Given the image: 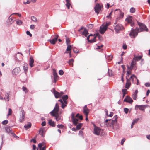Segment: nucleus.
<instances>
[{
    "mask_svg": "<svg viewBox=\"0 0 150 150\" xmlns=\"http://www.w3.org/2000/svg\"><path fill=\"white\" fill-rule=\"evenodd\" d=\"M132 97L133 98V99L136 100L137 98V95L133 93L132 95Z\"/></svg>",
    "mask_w": 150,
    "mask_h": 150,
    "instance_id": "obj_55",
    "label": "nucleus"
},
{
    "mask_svg": "<svg viewBox=\"0 0 150 150\" xmlns=\"http://www.w3.org/2000/svg\"><path fill=\"white\" fill-rule=\"evenodd\" d=\"M34 60L32 56H30L29 60V65L30 67L32 68L34 66Z\"/></svg>",
    "mask_w": 150,
    "mask_h": 150,
    "instance_id": "obj_17",
    "label": "nucleus"
},
{
    "mask_svg": "<svg viewBox=\"0 0 150 150\" xmlns=\"http://www.w3.org/2000/svg\"><path fill=\"white\" fill-rule=\"evenodd\" d=\"M59 74L60 75H62L64 74V71L63 70L61 69L59 71Z\"/></svg>",
    "mask_w": 150,
    "mask_h": 150,
    "instance_id": "obj_61",
    "label": "nucleus"
},
{
    "mask_svg": "<svg viewBox=\"0 0 150 150\" xmlns=\"http://www.w3.org/2000/svg\"><path fill=\"white\" fill-rule=\"evenodd\" d=\"M124 13L123 12L120 11V13L118 17L119 19L122 18L124 16Z\"/></svg>",
    "mask_w": 150,
    "mask_h": 150,
    "instance_id": "obj_35",
    "label": "nucleus"
},
{
    "mask_svg": "<svg viewBox=\"0 0 150 150\" xmlns=\"http://www.w3.org/2000/svg\"><path fill=\"white\" fill-rule=\"evenodd\" d=\"M5 98L7 101H8L9 100V96L8 93H6L5 94Z\"/></svg>",
    "mask_w": 150,
    "mask_h": 150,
    "instance_id": "obj_40",
    "label": "nucleus"
},
{
    "mask_svg": "<svg viewBox=\"0 0 150 150\" xmlns=\"http://www.w3.org/2000/svg\"><path fill=\"white\" fill-rule=\"evenodd\" d=\"M57 127L59 129H62L64 128V126L62 124H58L57 126Z\"/></svg>",
    "mask_w": 150,
    "mask_h": 150,
    "instance_id": "obj_38",
    "label": "nucleus"
},
{
    "mask_svg": "<svg viewBox=\"0 0 150 150\" xmlns=\"http://www.w3.org/2000/svg\"><path fill=\"white\" fill-rule=\"evenodd\" d=\"M132 16L128 15V16L125 19V21L130 24L133 22L132 20Z\"/></svg>",
    "mask_w": 150,
    "mask_h": 150,
    "instance_id": "obj_19",
    "label": "nucleus"
},
{
    "mask_svg": "<svg viewBox=\"0 0 150 150\" xmlns=\"http://www.w3.org/2000/svg\"><path fill=\"white\" fill-rule=\"evenodd\" d=\"M102 5H100L99 4L97 3L96 4L95 6L94 7V11L98 15L99 13V11L101 10Z\"/></svg>",
    "mask_w": 150,
    "mask_h": 150,
    "instance_id": "obj_9",
    "label": "nucleus"
},
{
    "mask_svg": "<svg viewBox=\"0 0 150 150\" xmlns=\"http://www.w3.org/2000/svg\"><path fill=\"white\" fill-rule=\"evenodd\" d=\"M74 62V59H73L72 58L69 60L68 63L69 64L71 65V64H73V63Z\"/></svg>",
    "mask_w": 150,
    "mask_h": 150,
    "instance_id": "obj_46",
    "label": "nucleus"
},
{
    "mask_svg": "<svg viewBox=\"0 0 150 150\" xmlns=\"http://www.w3.org/2000/svg\"><path fill=\"white\" fill-rule=\"evenodd\" d=\"M58 37L59 35H57L54 38L48 39L47 41L48 42H50L51 44L54 45L57 41Z\"/></svg>",
    "mask_w": 150,
    "mask_h": 150,
    "instance_id": "obj_11",
    "label": "nucleus"
},
{
    "mask_svg": "<svg viewBox=\"0 0 150 150\" xmlns=\"http://www.w3.org/2000/svg\"><path fill=\"white\" fill-rule=\"evenodd\" d=\"M22 89L23 91H24L25 93H27L28 92V90L27 89V88L25 86H23L22 87Z\"/></svg>",
    "mask_w": 150,
    "mask_h": 150,
    "instance_id": "obj_47",
    "label": "nucleus"
},
{
    "mask_svg": "<svg viewBox=\"0 0 150 150\" xmlns=\"http://www.w3.org/2000/svg\"><path fill=\"white\" fill-rule=\"evenodd\" d=\"M94 25L93 24H89L87 25V27L90 29L92 28L93 27Z\"/></svg>",
    "mask_w": 150,
    "mask_h": 150,
    "instance_id": "obj_49",
    "label": "nucleus"
},
{
    "mask_svg": "<svg viewBox=\"0 0 150 150\" xmlns=\"http://www.w3.org/2000/svg\"><path fill=\"white\" fill-rule=\"evenodd\" d=\"M66 45L69 44L70 43V41L69 38H66Z\"/></svg>",
    "mask_w": 150,
    "mask_h": 150,
    "instance_id": "obj_50",
    "label": "nucleus"
},
{
    "mask_svg": "<svg viewBox=\"0 0 150 150\" xmlns=\"http://www.w3.org/2000/svg\"><path fill=\"white\" fill-rule=\"evenodd\" d=\"M131 74H132L131 71H127V73H126L127 76H127V78L129 77V75Z\"/></svg>",
    "mask_w": 150,
    "mask_h": 150,
    "instance_id": "obj_57",
    "label": "nucleus"
},
{
    "mask_svg": "<svg viewBox=\"0 0 150 150\" xmlns=\"http://www.w3.org/2000/svg\"><path fill=\"white\" fill-rule=\"evenodd\" d=\"M124 28L121 24H118L114 26V30L117 33H119Z\"/></svg>",
    "mask_w": 150,
    "mask_h": 150,
    "instance_id": "obj_5",
    "label": "nucleus"
},
{
    "mask_svg": "<svg viewBox=\"0 0 150 150\" xmlns=\"http://www.w3.org/2000/svg\"><path fill=\"white\" fill-rule=\"evenodd\" d=\"M126 83L125 85V88L127 89H128L131 85V83L130 81H128V79L127 76H126Z\"/></svg>",
    "mask_w": 150,
    "mask_h": 150,
    "instance_id": "obj_20",
    "label": "nucleus"
},
{
    "mask_svg": "<svg viewBox=\"0 0 150 150\" xmlns=\"http://www.w3.org/2000/svg\"><path fill=\"white\" fill-rule=\"evenodd\" d=\"M89 41V43H92L95 42L96 41V40L95 37H94L93 39H91Z\"/></svg>",
    "mask_w": 150,
    "mask_h": 150,
    "instance_id": "obj_41",
    "label": "nucleus"
},
{
    "mask_svg": "<svg viewBox=\"0 0 150 150\" xmlns=\"http://www.w3.org/2000/svg\"><path fill=\"white\" fill-rule=\"evenodd\" d=\"M65 1L66 2L65 5L67 7V9H69L70 8V7L71 5L70 0H65Z\"/></svg>",
    "mask_w": 150,
    "mask_h": 150,
    "instance_id": "obj_25",
    "label": "nucleus"
},
{
    "mask_svg": "<svg viewBox=\"0 0 150 150\" xmlns=\"http://www.w3.org/2000/svg\"><path fill=\"white\" fill-rule=\"evenodd\" d=\"M46 147L45 146H44L42 148H41L39 149L38 148H37V150H46Z\"/></svg>",
    "mask_w": 150,
    "mask_h": 150,
    "instance_id": "obj_59",
    "label": "nucleus"
},
{
    "mask_svg": "<svg viewBox=\"0 0 150 150\" xmlns=\"http://www.w3.org/2000/svg\"><path fill=\"white\" fill-rule=\"evenodd\" d=\"M59 110V106L58 105L57 108H56V106H55L54 109L50 112V113L52 116H55V114L58 113Z\"/></svg>",
    "mask_w": 150,
    "mask_h": 150,
    "instance_id": "obj_8",
    "label": "nucleus"
},
{
    "mask_svg": "<svg viewBox=\"0 0 150 150\" xmlns=\"http://www.w3.org/2000/svg\"><path fill=\"white\" fill-rule=\"evenodd\" d=\"M20 118L19 119V121L20 122L22 123L23 122V120H24L25 118V114L23 108L20 107Z\"/></svg>",
    "mask_w": 150,
    "mask_h": 150,
    "instance_id": "obj_4",
    "label": "nucleus"
},
{
    "mask_svg": "<svg viewBox=\"0 0 150 150\" xmlns=\"http://www.w3.org/2000/svg\"><path fill=\"white\" fill-rule=\"evenodd\" d=\"M11 16L8 17V19L7 21V25L8 26H10L11 24L15 20L13 19L12 18H10Z\"/></svg>",
    "mask_w": 150,
    "mask_h": 150,
    "instance_id": "obj_18",
    "label": "nucleus"
},
{
    "mask_svg": "<svg viewBox=\"0 0 150 150\" xmlns=\"http://www.w3.org/2000/svg\"><path fill=\"white\" fill-rule=\"evenodd\" d=\"M124 102L128 103L130 104H132L133 102V100L130 96H126L124 100Z\"/></svg>",
    "mask_w": 150,
    "mask_h": 150,
    "instance_id": "obj_14",
    "label": "nucleus"
},
{
    "mask_svg": "<svg viewBox=\"0 0 150 150\" xmlns=\"http://www.w3.org/2000/svg\"><path fill=\"white\" fill-rule=\"evenodd\" d=\"M20 71V68L19 67H16L12 71V73L13 75H16Z\"/></svg>",
    "mask_w": 150,
    "mask_h": 150,
    "instance_id": "obj_16",
    "label": "nucleus"
},
{
    "mask_svg": "<svg viewBox=\"0 0 150 150\" xmlns=\"http://www.w3.org/2000/svg\"><path fill=\"white\" fill-rule=\"evenodd\" d=\"M31 19L32 21L34 22H36L37 21V19L36 17H35L34 16H32L31 17Z\"/></svg>",
    "mask_w": 150,
    "mask_h": 150,
    "instance_id": "obj_52",
    "label": "nucleus"
},
{
    "mask_svg": "<svg viewBox=\"0 0 150 150\" xmlns=\"http://www.w3.org/2000/svg\"><path fill=\"white\" fill-rule=\"evenodd\" d=\"M139 32H140L138 30V28L136 27L135 29L133 28H131L129 35L131 38H134L138 35Z\"/></svg>",
    "mask_w": 150,
    "mask_h": 150,
    "instance_id": "obj_2",
    "label": "nucleus"
},
{
    "mask_svg": "<svg viewBox=\"0 0 150 150\" xmlns=\"http://www.w3.org/2000/svg\"><path fill=\"white\" fill-rule=\"evenodd\" d=\"M16 22L17 24L19 25H22L23 23L22 21L20 20L16 21Z\"/></svg>",
    "mask_w": 150,
    "mask_h": 150,
    "instance_id": "obj_37",
    "label": "nucleus"
},
{
    "mask_svg": "<svg viewBox=\"0 0 150 150\" xmlns=\"http://www.w3.org/2000/svg\"><path fill=\"white\" fill-rule=\"evenodd\" d=\"M81 33L82 35H84L85 37H86L87 35L89 34L88 30L86 28H85L83 32Z\"/></svg>",
    "mask_w": 150,
    "mask_h": 150,
    "instance_id": "obj_24",
    "label": "nucleus"
},
{
    "mask_svg": "<svg viewBox=\"0 0 150 150\" xmlns=\"http://www.w3.org/2000/svg\"><path fill=\"white\" fill-rule=\"evenodd\" d=\"M142 55L136 56L134 55V57L133 58L134 60H135L136 61H139L142 58Z\"/></svg>",
    "mask_w": 150,
    "mask_h": 150,
    "instance_id": "obj_21",
    "label": "nucleus"
},
{
    "mask_svg": "<svg viewBox=\"0 0 150 150\" xmlns=\"http://www.w3.org/2000/svg\"><path fill=\"white\" fill-rule=\"evenodd\" d=\"M113 9H112V11H111V12L109 13V15H107V16H106V18H111V15L112 14V12H113Z\"/></svg>",
    "mask_w": 150,
    "mask_h": 150,
    "instance_id": "obj_53",
    "label": "nucleus"
},
{
    "mask_svg": "<svg viewBox=\"0 0 150 150\" xmlns=\"http://www.w3.org/2000/svg\"><path fill=\"white\" fill-rule=\"evenodd\" d=\"M130 11L131 13H134L135 11V8L133 7H131L130 10Z\"/></svg>",
    "mask_w": 150,
    "mask_h": 150,
    "instance_id": "obj_43",
    "label": "nucleus"
},
{
    "mask_svg": "<svg viewBox=\"0 0 150 150\" xmlns=\"http://www.w3.org/2000/svg\"><path fill=\"white\" fill-rule=\"evenodd\" d=\"M76 117L79 118L81 120H82L83 119V116L82 115H80L79 114H77L76 116Z\"/></svg>",
    "mask_w": 150,
    "mask_h": 150,
    "instance_id": "obj_42",
    "label": "nucleus"
},
{
    "mask_svg": "<svg viewBox=\"0 0 150 150\" xmlns=\"http://www.w3.org/2000/svg\"><path fill=\"white\" fill-rule=\"evenodd\" d=\"M8 122V121L7 120H6L2 121L1 124L3 125H5L7 124Z\"/></svg>",
    "mask_w": 150,
    "mask_h": 150,
    "instance_id": "obj_44",
    "label": "nucleus"
},
{
    "mask_svg": "<svg viewBox=\"0 0 150 150\" xmlns=\"http://www.w3.org/2000/svg\"><path fill=\"white\" fill-rule=\"evenodd\" d=\"M78 134L79 135H81V136H83V132L82 130H80Z\"/></svg>",
    "mask_w": 150,
    "mask_h": 150,
    "instance_id": "obj_64",
    "label": "nucleus"
},
{
    "mask_svg": "<svg viewBox=\"0 0 150 150\" xmlns=\"http://www.w3.org/2000/svg\"><path fill=\"white\" fill-rule=\"evenodd\" d=\"M132 64H130V66H129L128 65H126V66H127V71H131L133 69V68H132Z\"/></svg>",
    "mask_w": 150,
    "mask_h": 150,
    "instance_id": "obj_31",
    "label": "nucleus"
},
{
    "mask_svg": "<svg viewBox=\"0 0 150 150\" xmlns=\"http://www.w3.org/2000/svg\"><path fill=\"white\" fill-rule=\"evenodd\" d=\"M74 115V113L73 112H72L71 115V117L73 125L75 126H76L78 123V120L77 118H76L75 117Z\"/></svg>",
    "mask_w": 150,
    "mask_h": 150,
    "instance_id": "obj_12",
    "label": "nucleus"
},
{
    "mask_svg": "<svg viewBox=\"0 0 150 150\" xmlns=\"http://www.w3.org/2000/svg\"><path fill=\"white\" fill-rule=\"evenodd\" d=\"M103 45H101L100 46L97 45V47L96 48V50L99 49L100 50H99V52H102L103 51V50L102 49H101V48L103 47Z\"/></svg>",
    "mask_w": 150,
    "mask_h": 150,
    "instance_id": "obj_32",
    "label": "nucleus"
},
{
    "mask_svg": "<svg viewBox=\"0 0 150 150\" xmlns=\"http://www.w3.org/2000/svg\"><path fill=\"white\" fill-rule=\"evenodd\" d=\"M30 142H33L35 144L37 142V141L36 139L35 138H33L31 139L30 141Z\"/></svg>",
    "mask_w": 150,
    "mask_h": 150,
    "instance_id": "obj_51",
    "label": "nucleus"
},
{
    "mask_svg": "<svg viewBox=\"0 0 150 150\" xmlns=\"http://www.w3.org/2000/svg\"><path fill=\"white\" fill-rule=\"evenodd\" d=\"M107 30V28L104 26L103 24H102L100 27L99 32L101 34L103 35L105 33Z\"/></svg>",
    "mask_w": 150,
    "mask_h": 150,
    "instance_id": "obj_13",
    "label": "nucleus"
},
{
    "mask_svg": "<svg viewBox=\"0 0 150 150\" xmlns=\"http://www.w3.org/2000/svg\"><path fill=\"white\" fill-rule=\"evenodd\" d=\"M137 23L139 26L138 30L140 32L148 31V29L145 24L138 21H137Z\"/></svg>",
    "mask_w": 150,
    "mask_h": 150,
    "instance_id": "obj_1",
    "label": "nucleus"
},
{
    "mask_svg": "<svg viewBox=\"0 0 150 150\" xmlns=\"http://www.w3.org/2000/svg\"><path fill=\"white\" fill-rule=\"evenodd\" d=\"M109 121V120H108V119H105L104 122V124L106 126H107V125L108 124V122Z\"/></svg>",
    "mask_w": 150,
    "mask_h": 150,
    "instance_id": "obj_58",
    "label": "nucleus"
},
{
    "mask_svg": "<svg viewBox=\"0 0 150 150\" xmlns=\"http://www.w3.org/2000/svg\"><path fill=\"white\" fill-rule=\"evenodd\" d=\"M53 75L54 76V78H56L58 79V75L56 72V70L55 69H53Z\"/></svg>",
    "mask_w": 150,
    "mask_h": 150,
    "instance_id": "obj_27",
    "label": "nucleus"
},
{
    "mask_svg": "<svg viewBox=\"0 0 150 150\" xmlns=\"http://www.w3.org/2000/svg\"><path fill=\"white\" fill-rule=\"evenodd\" d=\"M112 70H110L109 69H108V76L109 77L111 76L112 75Z\"/></svg>",
    "mask_w": 150,
    "mask_h": 150,
    "instance_id": "obj_45",
    "label": "nucleus"
},
{
    "mask_svg": "<svg viewBox=\"0 0 150 150\" xmlns=\"http://www.w3.org/2000/svg\"><path fill=\"white\" fill-rule=\"evenodd\" d=\"M26 33L27 35H29L30 37H32V34L29 31L27 30L26 32Z\"/></svg>",
    "mask_w": 150,
    "mask_h": 150,
    "instance_id": "obj_63",
    "label": "nucleus"
},
{
    "mask_svg": "<svg viewBox=\"0 0 150 150\" xmlns=\"http://www.w3.org/2000/svg\"><path fill=\"white\" fill-rule=\"evenodd\" d=\"M124 112L125 114H127L128 113V112H129V109L127 108H124Z\"/></svg>",
    "mask_w": 150,
    "mask_h": 150,
    "instance_id": "obj_48",
    "label": "nucleus"
},
{
    "mask_svg": "<svg viewBox=\"0 0 150 150\" xmlns=\"http://www.w3.org/2000/svg\"><path fill=\"white\" fill-rule=\"evenodd\" d=\"M5 129L6 130V132L7 133L9 132H10L11 130L10 128V126H9L6 127L5 128Z\"/></svg>",
    "mask_w": 150,
    "mask_h": 150,
    "instance_id": "obj_34",
    "label": "nucleus"
},
{
    "mask_svg": "<svg viewBox=\"0 0 150 150\" xmlns=\"http://www.w3.org/2000/svg\"><path fill=\"white\" fill-rule=\"evenodd\" d=\"M113 118L114 120H112V121L108 123V125L106 126L107 127H112V128L114 129V124L115 122H117V121L118 117L117 115H115L113 117Z\"/></svg>",
    "mask_w": 150,
    "mask_h": 150,
    "instance_id": "obj_3",
    "label": "nucleus"
},
{
    "mask_svg": "<svg viewBox=\"0 0 150 150\" xmlns=\"http://www.w3.org/2000/svg\"><path fill=\"white\" fill-rule=\"evenodd\" d=\"M32 125L31 123L30 122H28V123L26 125H25L24 126V127L25 128V129H28L30 128L31 126Z\"/></svg>",
    "mask_w": 150,
    "mask_h": 150,
    "instance_id": "obj_26",
    "label": "nucleus"
},
{
    "mask_svg": "<svg viewBox=\"0 0 150 150\" xmlns=\"http://www.w3.org/2000/svg\"><path fill=\"white\" fill-rule=\"evenodd\" d=\"M51 91L53 93L55 98H58L61 96L60 93L57 91L54 88H53Z\"/></svg>",
    "mask_w": 150,
    "mask_h": 150,
    "instance_id": "obj_10",
    "label": "nucleus"
},
{
    "mask_svg": "<svg viewBox=\"0 0 150 150\" xmlns=\"http://www.w3.org/2000/svg\"><path fill=\"white\" fill-rule=\"evenodd\" d=\"M121 67L123 69V73H125V69H126V68L125 67V66L124 65H121Z\"/></svg>",
    "mask_w": 150,
    "mask_h": 150,
    "instance_id": "obj_56",
    "label": "nucleus"
},
{
    "mask_svg": "<svg viewBox=\"0 0 150 150\" xmlns=\"http://www.w3.org/2000/svg\"><path fill=\"white\" fill-rule=\"evenodd\" d=\"M103 131V130L101 129L100 127H97L96 128V129H93V132L95 134L99 136L100 135V133H101V134H102Z\"/></svg>",
    "mask_w": 150,
    "mask_h": 150,
    "instance_id": "obj_6",
    "label": "nucleus"
},
{
    "mask_svg": "<svg viewBox=\"0 0 150 150\" xmlns=\"http://www.w3.org/2000/svg\"><path fill=\"white\" fill-rule=\"evenodd\" d=\"M62 98L63 100H67L68 98V96L67 95H64L62 96Z\"/></svg>",
    "mask_w": 150,
    "mask_h": 150,
    "instance_id": "obj_36",
    "label": "nucleus"
},
{
    "mask_svg": "<svg viewBox=\"0 0 150 150\" xmlns=\"http://www.w3.org/2000/svg\"><path fill=\"white\" fill-rule=\"evenodd\" d=\"M147 106V105H136L135 106V109L136 110H138V109H139V110L144 112L145 109Z\"/></svg>",
    "mask_w": 150,
    "mask_h": 150,
    "instance_id": "obj_7",
    "label": "nucleus"
},
{
    "mask_svg": "<svg viewBox=\"0 0 150 150\" xmlns=\"http://www.w3.org/2000/svg\"><path fill=\"white\" fill-rule=\"evenodd\" d=\"M115 128L116 129V130L118 129H119V124L117 122H115L114 124V129H115Z\"/></svg>",
    "mask_w": 150,
    "mask_h": 150,
    "instance_id": "obj_30",
    "label": "nucleus"
},
{
    "mask_svg": "<svg viewBox=\"0 0 150 150\" xmlns=\"http://www.w3.org/2000/svg\"><path fill=\"white\" fill-rule=\"evenodd\" d=\"M98 38L99 39V40L100 41H102L103 40V38L102 36L100 34L98 36Z\"/></svg>",
    "mask_w": 150,
    "mask_h": 150,
    "instance_id": "obj_54",
    "label": "nucleus"
},
{
    "mask_svg": "<svg viewBox=\"0 0 150 150\" xmlns=\"http://www.w3.org/2000/svg\"><path fill=\"white\" fill-rule=\"evenodd\" d=\"M82 125H83V123H79L76 126V128L77 129V130H79L81 129V127H82Z\"/></svg>",
    "mask_w": 150,
    "mask_h": 150,
    "instance_id": "obj_33",
    "label": "nucleus"
},
{
    "mask_svg": "<svg viewBox=\"0 0 150 150\" xmlns=\"http://www.w3.org/2000/svg\"><path fill=\"white\" fill-rule=\"evenodd\" d=\"M88 110L89 109L87 108H83V112L86 115V116L88 115L89 113Z\"/></svg>",
    "mask_w": 150,
    "mask_h": 150,
    "instance_id": "obj_29",
    "label": "nucleus"
},
{
    "mask_svg": "<svg viewBox=\"0 0 150 150\" xmlns=\"http://www.w3.org/2000/svg\"><path fill=\"white\" fill-rule=\"evenodd\" d=\"M49 120L48 123L50 126L52 127H54L55 126V124L54 121H52V119L48 120Z\"/></svg>",
    "mask_w": 150,
    "mask_h": 150,
    "instance_id": "obj_23",
    "label": "nucleus"
},
{
    "mask_svg": "<svg viewBox=\"0 0 150 150\" xmlns=\"http://www.w3.org/2000/svg\"><path fill=\"white\" fill-rule=\"evenodd\" d=\"M45 127H41L40 128L38 131V134H40L42 137L45 136Z\"/></svg>",
    "mask_w": 150,
    "mask_h": 150,
    "instance_id": "obj_15",
    "label": "nucleus"
},
{
    "mask_svg": "<svg viewBox=\"0 0 150 150\" xmlns=\"http://www.w3.org/2000/svg\"><path fill=\"white\" fill-rule=\"evenodd\" d=\"M136 61L135 60H134L133 58L132 60V62L130 64H133L134 65H135L136 64Z\"/></svg>",
    "mask_w": 150,
    "mask_h": 150,
    "instance_id": "obj_62",
    "label": "nucleus"
},
{
    "mask_svg": "<svg viewBox=\"0 0 150 150\" xmlns=\"http://www.w3.org/2000/svg\"><path fill=\"white\" fill-rule=\"evenodd\" d=\"M23 69L25 73V74H26L28 72V65L27 64H24V66H23Z\"/></svg>",
    "mask_w": 150,
    "mask_h": 150,
    "instance_id": "obj_22",
    "label": "nucleus"
},
{
    "mask_svg": "<svg viewBox=\"0 0 150 150\" xmlns=\"http://www.w3.org/2000/svg\"><path fill=\"white\" fill-rule=\"evenodd\" d=\"M67 45V47L69 48L70 50L73 48V46L69 44H68Z\"/></svg>",
    "mask_w": 150,
    "mask_h": 150,
    "instance_id": "obj_60",
    "label": "nucleus"
},
{
    "mask_svg": "<svg viewBox=\"0 0 150 150\" xmlns=\"http://www.w3.org/2000/svg\"><path fill=\"white\" fill-rule=\"evenodd\" d=\"M53 117H55L56 120L57 121H59L61 119V116L60 115L58 114V113L55 114V116Z\"/></svg>",
    "mask_w": 150,
    "mask_h": 150,
    "instance_id": "obj_28",
    "label": "nucleus"
},
{
    "mask_svg": "<svg viewBox=\"0 0 150 150\" xmlns=\"http://www.w3.org/2000/svg\"><path fill=\"white\" fill-rule=\"evenodd\" d=\"M111 22H106L105 24H103V26L108 29V26L111 24Z\"/></svg>",
    "mask_w": 150,
    "mask_h": 150,
    "instance_id": "obj_39",
    "label": "nucleus"
}]
</instances>
